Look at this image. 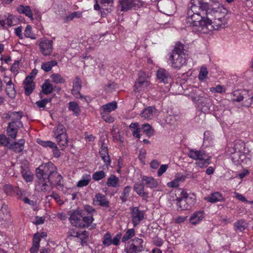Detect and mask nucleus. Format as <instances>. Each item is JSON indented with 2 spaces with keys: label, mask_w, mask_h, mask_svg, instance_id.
I'll return each instance as SVG.
<instances>
[{
  "label": "nucleus",
  "mask_w": 253,
  "mask_h": 253,
  "mask_svg": "<svg viewBox=\"0 0 253 253\" xmlns=\"http://www.w3.org/2000/svg\"><path fill=\"white\" fill-rule=\"evenodd\" d=\"M211 92L213 93H222L225 92V90H223V86L218 84L215 87H212L210 88Z\"/></svg>",
  "instance_id": "56"
},
{
  "label": "nucleus",
  "mask_w": 253,
  "mask_h": 253,
  "mask_svg": "<svg viewBox=\"0 0 253 253\" xmlns=\"http://www.w3.org/2000/svg\"><path fill=\"white\" fill-rule=\"evenodd\" d=\"M5 92L6 94L11 98H14L16 95L14 84L9 86H6Z\"/></svg>",
  "instance_id": "43"
},
{
  "label": "nucleus",
  "mask_w": 253,
  "mask_h": 253,
  "mask_svg": "<svg viewBox=\"0 0 253 253\" xmlns=\"http://www.w3.org/2000/svg\"><path fill=\"white\" fill-rule=\"evenodd\" d=\"M204 217V213L203 211H199L194 213L190 218V222L193 225L199 223Z\"/></svg>",
  "instance_id": "24"
},
{
  "label": "nucleus",
  "mask_w": 253,
  "mask_h": 253,
  "mask_svg": "<svg viewBox=\"0 0 253 253\" xmlns=\"http://www.w3.org/2000/svg\"><path fill=\"white\" fill-rule=\"evenodd\" d=\"M24 35L26 37L30 38L31 39H35L36 38L32 33V27L30 25H27L24 31Z\"/></svg>",
  "instance_id": "54"
},
{
  "label": "nucleus",
  "mask_w": 253,
  "mask_h": 253,
  "mask_svg": "<svg viewBox=\"0 0 253 253\" xmlns=\"http://www.w3.org/2000/svg\"><path fill=\"white\" fill-rule=\"evenodd\" d=\"M143 2L140 0H119V6L122 11H126L132 8H139Z\"/></svg>",
  "instance_id": "6"
},
{
  "label": "nucleus",
  "mask_w": 253,
  "mask_h": 253,
  "mask_svg": "<svg viewBox=\"0 0 253 253\" xmlns=\"http://www.w3.org/2000/svg\"><path fill=\"white\" fill-rule=\"evenodd\" d=\"M82 87V81L78 76H76L73 81V88L81 90Z\"/></svg>",
  "instance_id": "49"
},
{
  "label": "nucleus",
  "mask_w": 253,
  "mask_h": 253,
  "mask_svg": "<svg viewBox=\"0 0 253 253\" xmlns=\"http://www.w3.org/2000/svg\"><path fill=\"white\" fill-rule=\"evenodd\" d=\"M57 62L55 60L43 62L42 64L41 68L45 72H47L50 71L53 67L57 65Z\"/></svg>",
  "instance_id": "33"
},
{
  "label": "nucleus",
  "mask_w": 253,
  "mask_h": 253,
  "mask_svg": "<svg viewBox=\"0 0 253 253\" xmlns=\"http://www.w3.org/2000/svg\"><path fill=\"white\" fill-rule=\"evenodd\" d=\"M71 236L77 237L80 240L85 238V237H88L87 232L86 231H83L82 233L78 232H74L73 234H70Z\"/></svg>",
  "instance_id": "53"
},
{
  "label": "nucleus",
  "mask_w": 253,
  "mask_h": 253,
  "mask_svg": "<svg viewBox=\"0 0 253 253\" xmlns=\"http://www.w3.org/2000/svg\"><path fill=\"white\" fill-rule=\"evenodd\" d=\"M55 170L56 167L50 162L42 164L36 169L37 177L40 180H43V178L47 179L51 173Z\"/></svg>",
  "instance_id": "4"
},
{
  "label": "nucleus",
  "mask_w": 253,
  "mask_h": 253,
  "mask_svg": "<svg viewBox=\"0 0 253 253\" xmlns=\"http://www.w3.org/2000/svg\"><path fill=\"white\" fill-rule=\"evenodd\" d=\"M119 182V179L114 174H111L108 178L106 185L108 187H116Z\"/></svg>",
  "instance_id": "32"
},
{
  "label": "nucleus",
  "mask_w": 253,
  "mask_h": 253,
  "mask_svg": "<svg viewBox=\"0 0 253 253\" xmlns=\"http://www.w3.org/2000/svg\"><path fill=\"white\" fill-rule=\"evenodd\" d=\"M25 140L21 139L18 142H14L13 143L9 145V148L16 153H20L24 149V145L25 144Z\"/></svg>",
  "instance_id": "23"
},
{
  "label": "nucleus",
  "mask_w": 253,
  "mask_h": 253,
  "mask_svg": "<svg viewBox=\"0 0 253 253\" xmlns=\"http://www.w3.org/2000/svg\"><path fill=\"white\" fill-rule=\"evenodd\" d=\"M50 78L53 83L55 84H63L65 82L64 78L59 74H52Z\"/></svg>",
  "instance_id": "39"
},
{
  "label": "nucleus",
  "mask_w": 253,
  "mask_h": 253,
  "mask_svg": "<svg viewBox=\"0 0 253 253\" xmlns=\"http://www.w3.org/2000/svg\"><path fill=\"white\" fill-rule=\"evenodd\" d=\"M71 223L75 227H80L84 226L82 223L83 220V215L79 211H75L71 214L69 218Z\"/></svg>",
  "instance_id": "15"
},
{
  "label": "nucleus",
  "mask_w": 253,
  "mask_h": 253,
  "mask_svg": "<svg viewBox=\"0 0 253 253\" xmlns=\"http://www.w3.org/2000/svg\"><path fill=\"white\" fill-rule=\"evenodd\" d=\"M100 4L103 11L106 10L107 12H110L111 11L113 0H101Z\"/></svg>",
  "instance_id": "34"
},
{
  "label": "nucleus",
  "mask_w": 253,
  "mask_h": 253,
  "mask_svg": "<svg viewBox=\"0 0 253 253\" xmlns=\"http://www.w3.org/2000/svg\"><path fill=\"white\" fill-rule=\"evenodd\" d=\"M142 180L145 182V184L150 188H154L157 186V182L152 177L143 176Z\"/></svg>",
  "instance_id": "28"
},
{
  "label": "nucleus",
  "mask_w": 253,
  "mask_h": 253,
  "mask_svg": "<svg viewBox=\"0 0 253 253\" xmlns=\"http://www.w3.org/2000/svg\"><path fill=\"white\" fill-rule=\"evenodd\" d=\"M37 142L40 144L42 146L44 147H49L51 148H54L56 147V144L55 143L50 141H43L40 139H38L37 140Z\"/></svg>",
  "instance_id": "48"
},
{
  "label": "nucleus",
  "mask_w": 253,
  "mask_h": 253,
  "mask_svg": "<svg viewBox=\"0 0 253 253\" xmlns=\"http://www.w3.org/2000/svg\"><path fill=\"white\" fill-rule=\"evenodd\" d=\"M197 104L204 112H209L211 105V99L203 96H198Z\"/></svg>",
  "instance_id": "13"
},
{
  "label": "nucleus",
  "mask_w": 253,
  "mask_h": 253,
  "mask_svg": "<svg viewBox=\"0 0 253 253\" xmlns=\"http://www.w3.org/2000/svg\"><path fill=\"white\" fill-rule=\"evenodd\" d=\"M209 2L204 1L203 7L205 9L207 22L212 26V31L218 30L224 28L227 25V19L225 18V11L227 10L216 0H209Z\"/></svg>",
  "instance_id": "1"
},
{
  "label": "nucleus",
  "mask_w": 253,
  "mask_h": 253,
  "mask_svg": "<svg viewBox=\"0 0 253 253\" xmlns=\"http://www.w3.org/2000/svg\"><path fill=\"white\" fill-rule=\"evenodd\" d=\"M189 200L188 194L182 191L180 197L176 199V205L182 210H188L191 208V206L187 204Z\"/></svg>",
  "instance_id": "10"
},
{
  "label": "nucleus",
  "mask_w": 253,
  "mask_h": 253,
  "mask_svg": "<svg viewBox=\"0 0 253 253\" xmlns=\"http://www.w3.org/2000/svg\"><path fill=\"white\" fill-rule=\"evenodd\" d=\"M62 179V176L58 173L57 169L54 170L47 178L48 183H50L51 186L60 185V182Z\"/></svg>",
  "instance_id": "17"
},
{
  "label": "nucleus",
  "mask_w": 253,
  "mask_h": 253,
  "mask_svg": "<svg viewBox=\"0 0 253 253\" xmlns=\"http://www.w3.org/2000/svg\"><path fill=\"white\" fill-rule=\"evenodd\" d=\"M149 84V82L146 81L145 79H141L139 77L134 85V90L135 91L139 92L141 90L142 88L146 87Z\"/></svg>",
  "instance_id": "26"
},
{
  "label": "nucleus",
  "mask_w": 253,
  "mask_h": 253,
  "mask_svg": "<svg viewBox=\"0 0 253 253\" xmlns=\"http://www.w3.org/2000/svg\"><path fill=\"white\" fill-rule=\"evenodd\" d=\"M188 156L193 160L198 161L196 165L201 168L207 167L211 163V157L203 149H191L189 150Z\"/></svg>",
  "instance_id": "3"
},
{
  "label": "nucleus",
  "mask_w": 253,
  "mask_h": 253,
  "mask_svg": "<svg viewBox=\"0 0 253 253\" xmlns=\"http://www.w3.org/2000/svg\"><path fill=\"white\" fill-rule=\"evenodd\" d=\"M81 16V13L79 11H75L69 15H67L65 18L66 22L73 20L75 18H79Z\"/></svg>",
  "instance_id": "52"
},
{
  "label": "nucleus",
  "mask_w": 253,
  "mask_h": 253,
  "mask_svg": "<svg viewBox=\"0 0 253 253\" xmlns=\"http://www.w3.org/2000/svg\"><path fill=\"white\" fill-rule=\"evenodd\" d=\"M40 51L44 56H48L53 51V42L51 40L43 39L39 43Z\"/></svg>",
  "instance_id": "7"
},
{
  "label": "nucleus",
  "mask_w": 253,
  "mask_h": 253,
  "mask_svg": "<svg viewBox=\"0 0 253 253\" xmlns=\"http://www.w3.org/2000/svg\"><path fill=\"white\" fill-rule=\"evenodd\" d=\"M94 9L96 11H99L101 12V16H103L104 14H105V12L104 11H102L101 8V5L98 3V0H95V3L94 5Z\"/></svg>",
  "instance_id": "64"
},
{
  "label": "nucleus",
  "mask_w": 253,
  "mask_h": 253,
  "mask_svg": "<svg viewBox=\"0 0 253 253\" xmlns=\"http://www.w3.org/2000/svg\"><path fill=\"white\" fill-rule=\"evenodd\" d=\"M156 109L155 107L150 106L145 108L141 113L140 116L145 119H151L156 114Z\"/></svg>",
  "instance_id": "18"
},
{
  "label": "nucleus",
  "mask_w": 253,
  "mask_h": 253,
  "mask_svg": "<svg viewBox=\"0 0 253 253\" xmlns=\"http://www.w3.org/2000/svg\"><path fill=\"white\" fill-rule=\"evenodd\" d=\"M37 184L36 187L37 188L43 192H47L51 189V187L53 186H51L50 183H48L47 179L43 178V180H40L38 179L37 180Z\"/></svg>",
  "instance_id": "19"
},
{
  "label": "nucleus",
  "mask_w": 253,
  "mask_h": 253,
  "mask_svg": "<svg viewBox=\"0 0 253 253\" xmlns=\"http://www.w3.org/2000/svg\"><path fill=\"white\" fill-rule=\"evenodd\" d=\"M99 153L102 160L104 162V165L102 167V169H105L104 167L108 169L111 164V159L108 154L107 146L105 143H102Z\"/></svg>",
  "instance_id": "9"
},
{
  "label": "nucleus",
  "mask_w": 253,
  "mask_h": 253,
  "mask_svg": "<svg viewBox=\"0 0 253 253\" xmlns=\"http://www.w3.org/2000/svg\"><path fill=\"white\" fill-rule=\"evenodd\" d=\"M15 196H17V199L19 200H22L23 198V196L25 195V191L19 188L18 187L15 191Z\"/></svg>",
  "instance_id": "55"
},
{
  "label": "nucleus",
  "mask_w": 253,
  "mask_h": 253,
  "mask_svg": "<svg viewBox=\"0 0 253 253\" xmlns=\"http://www.w3.org/2000/svg\"><path fill=\"white\" fill-rule=\"evenodd\" d=\"M53 91L52 85L46 80L42 85V91L44 94L51 93Z\"/></svg>",
  "instance_id": "40"
},
{
  "label": "nucleus",
  "mask_w": 253,
  "mask_h": 253,
  "mask_svg": "<svg viewBox=\"0 0 253 253\" xmlns=\"http://www.w3.org/2000/svg\"><path fill=\"white\" fill-rule=\"evenodd\" d=\"M25 93L26 95H30L35 88V84L32 81L31 77H27L24 81Z\"/></svg>",
  "instance_id": "16"
},
{
  "label": "nucleus",
  "mask_w": 253,
  "mask_h": 253,
  "mask_svg": "<svg viewBox=\"0 0 253 253\" xmlns=\"http://www.w3.org/2000/svg\"><path fill=\"white\" fill-rule=\"evenodd\" d=\"M129 127L132 131V134L133 136L138 138L140 137L139 134L140 128L138 123L135 122L131 123Z\"/></svg>",
  "instance_id": "30"
},
{
  "label": "nucleus",
  "mask_w": 253,
  "mask_h": 253,
  "mask_svg": "<svg viewBox=\"0 0 253 253\" xmlns=\"http://www.w3.org/2000/svg\"><path fill=\"white\" fill-rule=\"evenodd\" d=\"M233 100L236 102H240L244 99V96L243 94H241L238 92L236 91L233 94Z\"/></svg>",
  "instance_id": "61"
},
{
  "label": "nucleus",
  "mask_w": 253,
  "mask_h": 253,
  "mask_svg": "<svg viewBox=\"0 0 253 253\" xmlns=\"http://www.w3.org/2000/svg\"><path fill=\"white\" fill-rule=\"evenodd\" d=\"M106 175L103 170L95 172L92 174V179L95 181H99L105 178Z\"/></svg>",
  "instance_id": "46"
},
{
  "label": "nucleus",
  "mask_w": 253,
  "mask_h": 253,
  "mask_svg": "<svg viewBox=\"0 0 253 253\" xmlns=\"http://www.w3.org/2000/svg\"><path fill=\"white\" fill-rule=\"evenodd\" d=\"M81 90H76V89L72 88L71 93L77 98L84 99L86 100V96L82 95L80 93Z\"/></svg>",
  "instance_id": "60"
},
{
  "label": "nucleus",
  "mask_w": 253,
  "mask_h": 253,
  "mask_svg": "<svg viewBox=\"0 0 253 253\" xmlns=\"http://www.w3.org/2000/svg\"><path fill=\"white\" fill-rule=\"evenodd\" d=\"M145 245L143 240L138 238H134L127 243L125 251L126 253H138L145 250Z\"/></svg>",
  "instance_id": "5"
},
{
  "label": "nucleus",
  "mask_w": 253,
  "mask_h": 253,
  "mask_svg": "<svg viewBox=\"0 0 253 253\" xmlns=\"http://www.w3.org/2000/svg\"><path fill=\"white\" fill-rule=\"evenodd\" d=\"M55 138H56L58 145L60 147H63L61 149L63 150L64 148L67 145L68 140L67 133L55 136Z\"/></svg>",
  "instance_id": "29"
},
{
  "label": "nucleus",
  "mask_w": 253,
  "mask_h": 253,
  "mask_svg": "<svg viewBox=\"0 0 253 253\" xmlns=\"http://www.w3.org/2000/svg\"><path fill=\"white\" fill-rule=\"evenodd\" d=\"M208 72L206 67H202L201 68L199 78L200 80H203L205 79L208 75Z\"/></svg>",
  "instance_id": "59"
},
{
  "label": "nucleus",
  "mask_w": 253,
  "mask_h": 253,
  "mask_svg": "<svg viewBox=\"0 0 253 253\" xmlns=\"http://www.w3.org/2000/svg\"><path fill=\"white\" fill-rule=\"evenodd\" d=\"M102 242L103 244L106 246H109L112 244L111 236L109 232L104 235Z\"/></svg>",
  "instance_id": "51"
},
{
  "label": "nucleus",
  "mask_w": 253,
  "mask_h": 253,
  "mask_svg": "<svg viewBox=\"0 0 253 253\" xmlns=\"http://www.w3.org/2000/svg\"><path fill=\"white\" fill-rule=\"evenodd\" d=\"M9 122L6 129L7 135L13 139H15L17 136L18 129L23 127V124L21 122Z\"/></svg>",
  "instance_id": "8"
},
{
  "label": "nucleus",
  "mask_w": 253,
  "mask_h": 253,
  "mask_svg": "<svg viewBox=\"0 0 253 253\" xmlns=\"http://www.w3.org/2000/svg\"><path fill=\"white\" fill-rule=\"evenodd\" d=\"M204 200L209 202L214 203L217 202L223 201V197L220 193L218 192L211 193L210 196L205 197Z\"/></svg>",
  "instance_id": "21"
},
{
  "label": "nucleus",
  "mask_w": 253,
  "mask_h": 253,
  "mask_svg": "<svg viewBox=\"0 0 253 253\" xmlns=\"http://www.w3.org/2000/svg\"><path fill=\"white\" fill-rule=\"evenodd\" d=\"M101 116L102 119L106 122L109 123H113L114 121V118L110 116L107 112L101 113Z\"/></svg>",
  "instance_id": "58"
},
{
  "label": "nucleus",
  "mask_w": 253,
  "mask_h": 253,
  "mask_svg": "<svg viewBox=\"0 0 253 253\" xmlns=\"http://www.w3.org/2000/svg\"><path fill=\"white\" fill-rule=\"evenodd\" d=\"M142 126L144 132H145L148 136H150L153 134L154 130L150 125L145 124H143Z\"/></svg>",
  "instance_id": "50"
},
{
  "label": "nucleus",
  "mask_w": 253,
  "mask_h": 253,
  "mask_svg": "<svg viewBox=\"0 0 253 253\" xmlns=\"http://www.w3.org/2000/svg\"><path fill=\"white\" fill-rule=\"evenodd\" d=\"M133 189L138 195L143 198L146 199L148 197V193L144 192V185L143 183L137 182L135 183Z\"/></svg>",
  "instance_id": "20"
},
{
  "label": "nucleus",
  "mask_w": 253,
  "mask_h": 253,
  "mask_svg": "<svg viewBox=\"0 0 253 253\" xmlns=\"http://www.w3.org/2000/svg\"><path fill=\"white\" fill-rule=\"evenodd\" d=\"M69 110L73 112V115L78 116L81 113V109L78 104L74 101L69 103Z\"/></svg>",
  "instance_id": "35"
},
{
  "label": "nucleus",
  "mask_w": 253,
  "mask_h": 253,
  "mask_svg": "<svg viewBox=\"0 0 253 253\" xmlns=\"http://www.w3.org/2000/svg\"><path fill=\"white\" fill-rule=\"evenodd\" d=\"M135 235V231L133 229H130L126 231L125 234L123 236L122 241L124 243L132 238Z\"/></svg>",
  "instance_id": "44"
},
{
  "label": "nucleus",
  "mask_w": 253,
  "mask_h": 253,
  "mask_svg": "<svg viewBox=\"0 0 253 253\" xmlns=\"http://www.w3.org/2000/svg\"><path fill=\"white\" fill-rule=\"evenodd\" d=\"M23 116V112L21 111L10 112L6 115V118L11 119V122H21L20 120Z\"/></svg>",
  "instance_id": "25"
},
{
  "label": "nucleus",
  "mask_w": 253,
  "mask_h": 253,
  "mask_svg": "<svg viewBox=\"0 0 253 253\" xmlns=\"http://www.w3.org/2000/svg\"><path fill=\"white\" fill-rule=\"evenodd\" d=\"M93 204L105 208H109L110 206V202L107 199L106 197L99 193L95 195L93 199Z\"/></svg>",
  "instance_id": "14"
},
{
  "label": "nucleus",
  "mask_w": 253,
  "mask_h": 253,
  "mask_svg": "<svg viewBox=\"0 0 253 253\" xmlns=\"http://www.w3.org/2000/svg\"><path fill=\"white\" fill-rule=\"evenodd\" d=\"M179 119V116L176 115H169L166 116L165 121L170 125H173Z\"/></svg>",
  "instance_id": "47"
},
{
  "label": "nucleus",
  "mask_w": 253,
  "mask_h": 253,
  "mask_svg": "<svg viewBox=\"0 0 253 253\" xmlns=\"http://www.w3.org/2000/svg\"><path fill=\"white\" fill-rule=\"evenodd\" d=\"M169 62L171 66L179 69L187 63V56L184 52V45L180 42L177 43L174 49L170 53Z\"/></svg>",
  "instance_id": "2"
},
{
  "label": "nucleus",
  "mask_w": 253,
  "mask_h": 253,
  "mask_svg": "<svg viewBox=\"0 0 253 253\" xmlns=\"http://www.w3.org/2000/svg\"><path fill=\"white\" fill-rule=\"evenodd\" d=\"M131 214L133 226L136 227L143 219L144 212L140 211L137 207H133L131 209Z\"/></svg>",
  "instance_id": "11"
},
{
  "label": "nucleus",
  "mask_w": 253,
  "mask_h": 253,
  "mask_svg": "<svg viewBox=\"0 0 253 253\" xmlns=\"http://www.w3.org/2000/svg\"><path fill=\"white\" fill-rule=\"evenodd\" d=\"M90 175L89 174H85L84 175L82 179L79 180L77 186L79 187H82L87 185L90 181Z\"/></svg>",
  "instance_id": "38"
},
{
  "label": "nucleus",
  "mask_w": 253,
  "mask_h": 253,
  "mask_svg": "<svg viewBox=\"0 0 253 253\" xmlns=\"http://www.w3.org/2000/svg\"><path fill=\"white\" fill-rule=\"evenodd\" d=\"M168 166L167 165H162L160 166L158 171V176H161L166 171Z\"/></svg>",
  "instance_id": "62"
},
{
  "label": "nucleus",
  "mask_w": 253,
  "mask_h": 253,
  "mask_svg": "<svg viewBox=\"0 0 253 253\" xmlns=\"http://www.w3.org/2000/svg\"><path fill=\"white\" fill-rule=\"evenodd\" d=\"M121 239V234L119 233L116 235L113 240H112V244L118 246L119 244L120 240Z\"/></svg>",
  "instance_id": "63"
},
{
  "label": "nucleus",
  "mask_w": 253,
  "mask_h": 253,
  "mask_svg": "<svg viewBox=\"0 0 253 253\" xmlns=\"http://www.w3.org/2000/svg\"><path fill=\"white\" fill-rule=\"evenodd\" d=\"M17 10L19 13L25 14L31 20L33 19V13L29 6L20 5L17 7Z\"/></svg>",
  "instance_id": "22"
},
{
  "label": "nucleus",
  "mask_w": 253,
  "mask_h": 253,
  "mask_svg": "<svg viewBox=\"0 0 253 253\" xmlns=\"http://www.w3.org/2000/svg\"><path fill=\"white\" fill-rule=\"evenodd\" d=\"M157 78L165 84H170L172 79L170 73L165 69H160L157 72Z\"/></svg>",
  "instance_id": "12"
},
{
  "label": "nucleus",
  "mask_w": 253,
  "mask_h": 253,
  "mask_svg": "<svg viewBox=\"0 0 253 253\" xmlns=\"http://www.w3.org/2000/svg\"><path fill=\"white\" fill-rule=\"evenodd\" d=\"M102 108L103 109L104 112H111V111L115 110L117 108V104L116 102H112L104 105L102 106Z\"/></svg>",
  "instance_id": "42"
},
{
  "label": "nucleus",
  "mask_w": 253,
  "mask_h": 253,
  "mask_svg": "<svg viewBox=\"0 0 253 253\" xmlns=\"http://www.w3.org/2000/svg\"><path fill=\"white\" fill-rule=\"evenodd\" d=\"M21 171L22 175L26 182H31L33 179V175L32 172L29 170L23 169L22 167H21Z\"/></svg>",
  "instance_id": "37"
},
{
  "label": "nucleus",
  "mask_w": 253,
  "mask_h": 253,
  "mask_svg": "<svg viewBox=\"0 0 253 253\" xmlns=\"http://www.w3.org/2000/svg\"><path fill=\"white\" fill-rule=\"evenodd\" d=\"M84 211L86 212L88 215H93L94 213L96 212L95 209L89 205H85L84 206Z\"/></svg>",
  "instance_id": "57"
},
{
  "label": "nucleus",
  "mask_w": 253,
  "mask_h": 253,
  "mask_svg": "<svg viewBox=\"0 0 253 253\" xmlns=\"http://www.w3.org/2000/svg\"><path fill=\"white\" fill-rule=\"evenodd\" d=\"M93 220L94 218L92 215H85L84 213V215H83V220H82V223H81V224H83L84 226H80V228H86L89 227Z\"/></svg>",
  "instance_id": "31"
},
{
  "label": "nucleus",
  "mask_w": 253,
  "mask_h": 253,
  "mask_svg": "<svg viewBox=\"0 0 253 253\" xmlns=\"http://www.w3.org/2000/svg\"><path fill=\"white\" fill-rule=\"evenodd\" d=\"M248 223L244 219H240L234 224V229L236 231L242 232L248 227Z\"/></svg>",
  "instance_id": "27"
},
{
  "label": "nucleus",
  "mask_w": 253,
  "mask_h": 253,
  "mask_svg": "<svg viewBox=\"0 0 253 253\" xmlns=\"http://www.w3.org/2000/svg\"><path fill=\"white\" fill-rule=\"evenodd\" d=\"M0 24L2 26L6 27V25L8 27H11L13 25L12 17L11 16H9L5 20L2 19L0 16Z\"/></svg>",
  "instance_id": "45"
},
{
  "label": "nucleus",
  "mask_w": 253,
  "mask_h": 253,
  "mask_svg": "<svg viewBox=\"0 0 253 253\" xmlns=\"http://www.w3.org/2000/svg\"><path fill=\"white\" fill-rule=\"evenodd\" d=\"M17 187V186H13L11 185H6L4 186V191L7 195L15 196V191Z\"/></svg>",
  "instance_id": "41"
},
{
  "label": "nucleus",
  "mask_w": 253,
  "mask_h": 253,
  "mask_svg": "<svg viewBox=\"0 0 253 253\" xmlns=\"http://www.w3.org/2000/svg\"><path fill=\"white\" fill-rule=\"evenodd\" d=\"M54 136H59L62 135V134H66V131L64 126L58 123L57 126L54 128L53 130Z\"/></svg>",
  "instance_id": "36"
}]
</instances>
